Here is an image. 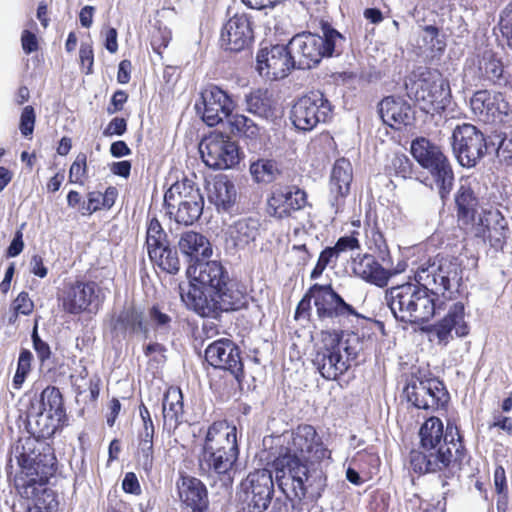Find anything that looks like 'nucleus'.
Here are the masks:
<instances>
[{
	"label": "nucleus",
	"instance_id": "23",
	"mask_svg": "<svg viewBox=\"0 0 512 512\" xmlns=\"http://www.w3.org/2000/svg\"><path fill=\"white\" fill-rule=\"evenodd\" d=\"M205 359L213 367L229 371L238 381L243 376V363L240 350L229 339H219L209 344Z\"/></svg>",
	"mask_w": 512,
	"mask_h": 512
},
{
	"label": "nucleus",
	"instance_id": "47",
	"mask_svg": "<svg viewBox=\"0 0 512 512\" xmlns=\"http://www.w3.org/2000/svg\"><path fill=\"white\" fill-rule=\"evenodd\" d=\"M250 173L256 182L267 184L277 179L280 170L275 161L260 159L251 164Z\"/></svg>",
	"mask_w": 512,
	"mask_h": 512
},
{
	"label": "nucleus",
	"instance_id": "15",
	"mask_svg": "<svg viewBox=\"0 0 512 512\" xmlns=\"http://www.w3.org/2000/svg\"><path fill=\"white\" fill-rule=\"evenodd\" d=\"M445 304L440 311L447 310L445 316L434 324L430 333L438 340L439 344L447 345L453 338L465 337L469 334V325L465 319V307L461 301H456V297L453 300H445Z\"/></svg>",
	"mask_w": 512,
	"mask_h": 512
},
{
	"label": "nucleus",
	"instance_id": "11",
	"mask_svg": "<svg viewBox=\"0 0 512 512\" xmlns=\"http://www.w3.org/2000/svg\"><path fill=\"white\" fill-rule=\"evenodd\" d=\"M451 139L453 153L463 167H474L486 153L484 134L472 124L456 126Z\"/></svg>",
	"mask_w": 512,
	"mask_h": 512
},
{
	"label": "nucleus",
	"instance_id": "25",
	"mask_svg": "<svg viewBox=\"0 0 512 512\" xmlns=\"http://www.w3.org/2000/svg\"><path fill=\"white\" fill-rule=\"evenodd\" d=\"M473 114L484 122L494 121L509 112V104L500 92L479 90L470 99Z\"/></svg>",
	"mask_w": 512,
	"mask_h": 512
},
{
	"label": "nucleus",
	"instance_id": "43",
	"mask_svg": "<svg viewBox=\"0 0 512 512\" xmlns=\"http://www.w3.org/2000/svg\"><path fill=\"white\" fill-rule=\"evenodd\" d=\"M113 329L119 332H126L128 330L131 332H142L146 338L149 332L142 313L134 308L123 310L116 318Z\"/></svg>",
	"mask_w": 512,
	"mask_h": 512
},
{
	"label": "nucleus",
	"instance_id": "59",
	"mask_svg": "<svg viewBox=\"0 0 512 512\" xmlns=\"http://www.w3.org/2000/svg\"><path fill=\"white\" fill-rule=\"evenodd\" d=\"M355 234L356 233L353 232L350 236H344L338 239L335 246L333 247L337 255H339L341 252L358 249L360 247L359 241Z\"/></svg>",
	"mask_w": 512,
	"mask_h": 512
},
{
	"label": "nucleus",
	"instance_id": "51",
	"mask_svg": "<svg viewBox=\"0 0 512 512\" xmlns=\"http://www.w3.org/2000/svg\"><path fill=\"white\" fill-rule=\"evenodd\" d=\"M423 41L432 52L442 53L446 43L440 37L439 29L433 25H427L423 28Z\"/></svg>",
	"mask_w": 512,
	"mask_h": 512
},
{
	"label": "nucleus",
	"instance_id": "27",
	"mask_svg": "<svg viewBox=\"0 0 512 512\" xmlns=\"http://www.w3.org/2000/svg\"><path fill=\"white\" fill-rule=\"evenodd\" d=\"M238 456V453L202 452L200 469L209 476L219 477L223 485L229 486L234 479Z\"/></svg>",
	"mask_w": 512,
	"mask_h": 512
},
{
	"label": "nucleus",
	"instance_id": "50",
	"mask_svg": "<svg viewBox=\"0 0 512 512\" xmlns=\"http://www.w3.org/2000/svg\"><path fill=\"white\" fill-rule=\"evenodd\" d=\"M87 178V156L84 153H79L70 167L69 181L79 185H84Z\"/></svg>",
	"mask_w": 512,
	"mask_h": 512
},
{
	"label": "nucleus",
	"instance_id": "61",
	"mask_svg": "<svg viewBox=\"0 0 512 512\" xmlns=\"http://www.w3.org/2000/svg\"><path fill=\"white\" fill-rule=\"evenodd\" d=\"M32 340H33V347H34L40 361L44 362L47 359H49L50 354H51L50 347L46 342H44L39 337L36 329H34V331H33Z\"/></svg>",
	"mask_w": 512,
	"mask_h": 512
},
{
	"label": "nucleus",
	"instance_id": "7",
	"mask_svg": "<svg viewBox=\"0 0 512 512\" xmlns=\"http://www.w3.org/2000/svg\"><path fill=\"white\" fill-rule=\"evenodd\" d=\"M357 352L338 334L327 333L323 338V346L316 351L312 363L326 380H336L350 367Z\"/></svg>",
	"mask_w": 512,
	"mask_h": 512
},
{
	"label": "nucleus",
	"instance_id": "9",
	"mask_svg": "<svg viewBox=\"0 0 512 512\" xmlns=\"http://www.w3.org/2000/svg\"><path fill=\"white\" fill-rule=\"evenodd\" d=\"M405 85L409 98L427 114L440 113L449 102V84L438 73H422L417 79H410Z\"/></svg>",
	"mask_w": 512,
	"mask_h": 512
},
{
	"label": "nucleus",
	"instance_id": "53",
	"mask_svg": "<svg viewBox=\"0 0 512 512\" xmlns=\"http://www.w3.org/2000/svg\"><path fill=\"white\" fill-rule=\"evenodd\" d=\"M499 28L503 39L512 50V0L501 12Z\"/></svg>",
	"mask_w": 512,
	"mask_h": 512
},
{
	"label": "nucleus",
	"instance_id": "22",
	"mask_svg": "<svg viewBox=\"0 0 512 512\" xmlns=\"http://www.w3.org/2000/svg\"><path fill=\"white\" fill-rule=\"evenodd\" d=\"M465 77L492 85L505 86L509 82V74L504 70L500 58L491 51H485L467 62Z\"/></svg>",
	"mask_w": 512,
	"mask_h": 512
},
{
	"label": "nucleus",
	"instance_id": "42",
	"mask_svg": "<svg viewBox=\"0 0 512 512\" xmlns=\"http://www.w3.org/2000/svg\"><path fill=\"white\" fill-rule=\"evenodd\" d=\"M30 407L55 416H66L62 395L54 386L46 387L41 392L40 398L32 402Z\"/></svg>",
	"mask_w": 512,
	"mask_h": 512
},
{
	"label": "nucleus",
	"instance_id": "48",
	"mask_svg": "<svg viewBox=\"0 0 512 512\" xmlns=\"http://www.w3.org/2000/svg\"><path fill=\"white\" fill-rule=\"evenodd\" d=\"M169 243L167 239V234L163 230L160 222L153 218L150 220L147 227V235H146V245L148 255L150 252H154L160 249L163 245Z\"/></svg>",
	"mask_w": 512,
	"mask_h": 512
},
{
	"label": "nucleus",
	"instance_id": "5",
	"mask_svg": "<svg viewBox=\"0 0 512 512\" xmlns=\"http://www.w3.org/2000/svg\"><path fill=\"white\" fill-rule=\"evenodd\" d=\"M323 36L311 32L295 35L290 41V51L297 69H311L324 57H332L342 52L345 38L334 28L325 24Z\"/></svg>",
	"mask_w": 512,
	"mask_h": 512
},
{
	"label": "nucleus",
	"instance_id": "41",
	"mask_svg": "<svg viewBox=\"0 0 512 512\" xmlns=\"http://www.w3.org/2000/svg\"><path fill=\"white\" fill-rule=\"evenodd\" d=\"M246 110L263 118L273 116L274 101L267 89H255L245 96Z\"/></svg>",
	"mask_w": 512,
	"mask_h": 512
},
{
	"label": "nucleus",
	"instance_id": "18",
	"mask_svg": "<svg viewBox=\"0 0 512 512\" xmlns=\"http://www.w3.org/2000/svg\"><path fill=\"white\" fill-rule=\"evenodd\" d=\"M404 393L407 400L419 409L434 410L444 406L448 401V393L443 383L435 378L411 379Z\"/></svg>",
	"mask_w": 512,
	"mask_h": 512
},
{
	"label": "nucleus",
	"instance_id": "14",
	"mask_svg": "<svg viewBox=\"0 0 512 512\" xmlns=\"http://www.w3.org/2000/svg\"><path fill=\"white\" fill-rule=\"evenodd\" d=\"M445 304L440 311L447 310L445 316L434 324L430 333L438 340L439 344L447 345L453 338L465 337L469 334V325L465 319V307L461 301H456V297L453 300H445Z\"/></svg>",
	"mask_w": 512,
	"mask_h": 512
},
{
	"label": "nucleus",
	"instance_id": "57",
	"mask_svg": "<svg viewBox=\"0 0 512 512\" xmlns=\"http://www.w3.org/2000/svg\"><path fill=\"white\" fill-rule=\"evenodd\" d=\"M34 304L29 298L28 293L21 292L13 302L15 318L18 314L29 315L33 311Z\"/></svg>",
	"mask_w": 512,
	"mask_h": 512
},
{
	"label": "nucleus",
	"instance_id": "20",
	"mask_svg": "<svg viewBox=\"0 0 512 512\" xmlns=\"http://www.w3.org/2000/svg\"><path fill=\"white\" fill-rule=\"evenodd\" d=\"M307 205L304 190L295 185H276L267 199V212L270 216L283 219L302 210Z\"/></svg>",
	"mask_w": 512,
	"mask_h": 512
},
{
	"label": "nucleus",
	"instance_id": "29",
	"mask_svg": "<svg viewBox=\"0 0 512 512\" xmlns=\"http://www.w3.org/2000/svg\"><path fill=\"white\" fill-rule=\"evenodd\" d=\"M238 453L237 429L226 421L214 422L207 431L202 452Z\"/></svg>",
	"mask_w": 512,
	"mask_h": 512
},
{
	"label": "nucleus",
	"instance_id": "58",
	"mask_svg": "<svg viewBox=\"0 0 512 512\" xmlns=\"http://www.w3.org/2000/svg\"><path fill=\"white\" fill-rule=\"evenodd\" d=\"M101 197H102L101 192H97V191L90 192L88 194L87 202H84L81 207V213L83 215H91L92 213L103 208V205L101 203Z\"/></svg>",
	"mask_w": 512,
	"mask_h": 512
},
{
	"label": "nucleus",
	"instance_id": "52",
	"mask_svg": "<svg viewBox=\"0 0 512 512\" xmlns=\"http://www.w3.org/2000/svg\"><path fill=\"white\" fill-rule=\"evenodd\" d=\"M38 498L33 503V508L36 512H54L57 509L58 502L56 501L53 490L43 487Z\"/></svg>",
	"mask_w": 512,
	"mask_h": 512
},
{
	"label": "nucleus",
	"instance_id": "2",
	"mask_svg": "<svg viewBox=\"0 0 512 512\" xmlns=\"http://www.w3.org/2000/svg\"><path fill=\"white\" fill-rule=\"evenodd\" d=\"M186 273L189 282L179 286L181 300L200 316L216 318L221 312L246 305L245 288L230 279L220 262L200 261L191 264Z\"/></svg>",
	"mask_w": 512,
	"mask_h": 512
},
{
	"label": "nucleus",
	"instance_id": "21",
	"mask_svg": "<svg viewBox=\"0 0 512 512\" xmlns=\"http://www.w3.org/2000/svg\"><path fill=\"white\" fill-rule=\"evenodd\" d=\"M195 109L208 126H215L230 117L234 103L222 89L211 86L201 93L200 101L196 102Z\"/></svg>",
	"mask_w": 512,
	"mask_h": 512
},
{
	"label": "nucleus",
	"instance_id": "19",
	"mask_svg": "<svg viewBox=\"0 0 512 512\" xmlns=\"http://www.w3.org/2000/svg\"><path fill=\"white\" fill-rule=\"evenodd\" d=\"M256 60L259 74L270 80L285 78L296 68L289 44L262 48L257 53Z\"/></svg>",
	"mask_w": 512,
	"mask_h": 512
},
{
	"label": "nucleus",
	"instance_id": "8",
	"mask_svg": "<svg viewBox=\"0 0 512 512\" xmlns=\"http://www.w3.org/2000/svg\"><path fill=\"white\" fill-rule=\"evenodd\" d=\"M464 455V447L460 437L452 436L450 440L444 438V442L432 449L413 450L410 453L412 469L420 474L435 473L444 470L451 472L459 466Z\"/></svg>",
	"mask_w": 512,
	"mask_h": 512
},
{
	"label": "nucleus",
	"instance_id": "12",
	"mask_svg": "<svg viewBox=\"0 0 512 512\" xmlns=\"http://www.w3.org/2000/svg\"><path fill=\"white\" fill-rule=\"evenodd\" d=\"M202 161L211 169L225 170L239 162V148L236 142L222 133H211L199 144Z\"/></svg>",
	"mask_w": 512,
	"mask_h": 512
},
{
	"label": "nucleus",
	"instance_id": "39",
	"mask_svg": "<svg viewBox=\"0 0 512 512\" xmlns=\"http://www.w3.org/2000/svg\"><path fill=\"white\" fill-rule=\"evenodd\" d=\"M259 234V222L255 219H240L229 226L227 241L236 248H245L254 242Z\"/></svg>",
	"mask_w": 512,
	"mask_h": 512
},
{
	"label": "nucleus",
	"instance_id": "44",
	"mask_svg": "<svg viewBox=\"0 0 512 512\" xmlns=\"http://www.w3.org/2000/svg\"><path fill=\"white\" fill-rule=\"evenodd\" d=\"M204 199L200 201L184 202L181 206L175 205V208L166 207L167 214L177 223L192 225L199 219L203 212Z\"/></svg>",
	"mask_w": 512,
	"mask_h": 512
},
{
	"label": "nucleus",
	"instance_id": "4",
	"mask_svg": "<svg viewBox=\"0 0 512 512\" xmlns=\"http://www.w3.org/2000/svg\"><path fill=\"white\" fill-rule=\"evenodd\" d=\"M37 441L26 437L19 439L13 447L9 462L14 460L17 465L27 471V479H17L16 489L19 495L34 503L45 486L48 477L55 472L56 459L52 454L36 453Z\"/></svg>",
	"mask_w": 512,
	"mask_h": 512
},
{
	"label": "nucleus",
	"instance_id": "46",
	"mask_svg": "<svg viewBox=\"0 0 512 512\" xmlns=\"http://www.w3.org/2000/svg\"><path fill=\"white\" fill-rule=\"evenodd\" d=\"M149 257L152 262L168 273L175 274L180 269L177 252L170 248L169 243L154 252H150Z\"/></svg>",
	"mask_w": 512,
	"mask_h": 512
},
{
	"label": "nucleus",
	"instance_id": "36",
	"mask_svg": "<svg viewBox=\"0 0 512 512\" xmlns=\"http://www.w3.org/2000/svg\"><path fill=\"white\" fill-rule=\"evenodd\" d=\"M178 246L181 253L190 261L200 262V258L211 256L212 248L208 239L195 231H186L180 235Z\"/></svg>",
	"mask_w": 512,
	"mask_h": 512
},
{
	"label": "nucleus",
	"instance_id": "63",
	"mask_svg": "<svg viewBox=\"0 0 512 512\" xmlns=\"http://www.w3.org/2000/svg\"><path fill=\"white\" fill-rule=\"evenodd\" d=\"M127 123L124 118L115 117L113 118L108 126L105 128L103 134L105 136L118 135L121 136L126 132Z\"/></svg>",
	"mask_w": 512,
	"mask_h": 512
},
{
	"label": "nucleus",
	"instance_id": "38",
	"mask_svg": "<svg viewBox=\"0 0 512 512\" xmlns=\"http://www.w3.org/2000/svg\"><path fill=\"white\" fill-rule=\"evenodd\" d=\"M177 486L181 501L188 507H208L207 490L199 479L185 476Z\"/></svg>",
	"mask_w": 512,
	"mask_h": 512
},
{
	"label": "nucleus",
	"instance_id": "49",
	"mask_svg": "<svg viewBox=\"0 0 512 512\" xmlns=\"http://www.w3.org/2000/svg\"><path fill=\"white\" fill-rule=\"evenodd\" d=\"M147 326H151L159 333H167L170 330L172 318L165 312L164 307L153 305L147 312Z\"/></svg>",
	"mask_w": 512,
	"mask_h": 512
},
{
	"label": "nucleus",
	"instance_id": "32",
	"mask_svg": "<svg viewBox=\"0 0 512 512\" xmlns=\"http://www.w3.org/2000/svg\"><path fill=\"white\" fill-rule=\"evenodd\" d=\"M207 198L218 211H228L236 201L235 185L225 175L216 176L207 183Z\"/></svg>",
	"mask_w": 512,
	"mask_h": 512
},
{
	"label": "nucleus",
	"instance_id": "31",
	"mask_svg": "<svg viewBox=\"0 0 512 512\" xmlns=\"http://www.w3.org/2000/svg\"><path fill=\"white\" fill-rule=\"evenodd\" d=\"M162 415L163 429L169 434L185 421L183 394L180 388L170 387L167 389L162 402Z\"/></svg>",
	"mask_w": 512,
	"mask_h": 512
},
{
	"label": "nucleus",
	"instance_id": "54",
	"mask_svg": "<svg viewBox=\"0 0 512 512\" xmlns=\"http://www.w3.org/2000/svg\"><path fill=\"white\" fill-rule=\"evenodd\" d=\"M137 463L148 474L154 463L153 443H138Z\"/></svg>",
	"mask_w": 512,
	"mask_h": 512
},
{
	"label": "nucleus",
	"instance_id": "40",
	"mask_svg": "<svg viewBox=\"0 0 512 512\" xmlns=\"http://www.w3.org/2000/svg\"><path fill=\"white\" fill-rule=\"evenodd\" d=\"M203 196L200 189L194 185L191 180L184 179L174 183L164 196L166 207L175 208V205L181 206L184 202L200 201Z\"/></svg>",
	"mask_w": 512,
	"mask_h": 512
},
{
	"label": "nucleus",
	"instance_id": "34",
	"mask_svg": "<svg viewBox=\"0 0 512 512\" xmlns=\"http://www.w3.org/2000/svg\"><path fill=\"white\" fill-rule=\"evenodd\" d=\"M443 428V423L439 418L430 417L427 419L419 430L420 450L432 449L438 444L443 443L446 437L447 440H450L455 435L460 437L456 426L448 424L445 434Z\"/></svg>",
	"mask_w": 512,
	"mask_h": 512
},
{
	"label": "nucleus",
	"instance_id": "35",
	"mask_svg": "<svg viewBox=\"0 0 512 512\" xmlns=\"http://www.w3.org/2000/svg\"><path fill=\"white\" fill-rule=\"evenodd\" d=\"M352 270L359 278L379 287L385 286L390 278L389 271L383 268L373 256L368 254L354 258Z\"/></svg>",
	"mask_w": 512,
	"mask_h": 512
},
{
	"label": "nucleus",
	"instance_id": "16",
	"mask_svg": "<svg viewBox=\"0 0 512 512\" xmlns=\"http://www.w3.org/2000/svg\"><path fill=\"white\" fill-rule=\"evenodd\" d=\"M102 289L93 281H76L66 287L62 303L63 309L70 314L84 311H96L103 302Z\"/></svg>",
	"mask_w": 512,
	"mask_h": 512
},
{
	"label": "nucleus",
	"instance_id": "26",
	"mask_svg": "<svg viewBox=\"0 0 512 512\" xmlns=\"http://www.w3.org/2000/svg\"><path fill=\"white\" fill-rule=\"evenodd\" d=\"M353 180V168L349 160L339 158L335 161L330 175V204L335 214L343 211L345 198L350 192Z\"/></svg>",
	"mask_w": 512,
	"mask_h": 512
},
{
	"label": "nucleus",
	"instance_id": "60",
	"mask_svg": "<svg viewBox=\"0 0 512 512\" xmlns=\"http://www.w3.org/2000/svg\"><path fill=\"white\" fill-rule=\"evenodd\" d=\"M79 57L83 69H86L85 73L90 74L92 72L94 61L92 46L90 44L82 43L79 50Z\"/></svg>",
	"mask_w": 512,
	"mask_h": 512
},
{
	"label": "nucleus",
	"instance_id": "13",
	"mask_svg": "<svg viewBox=\"0 0 512 512\" xmlns=\"http://www.w3.org/2000/svg\"><path fill=\"white\" fill-rule=\"evenodd\" d=\"M332 113L328 99L319 91H313L298 99L291 111L294 126L303 131H310L317 124L326 122Z\"/></svg>",
	"mask_w": 512,
	"mask_h": 512
},
{
	"label": "nucleus",
	"instance_id": "45",
	"mask_svg": "<svg viewBox=\"0 0 512 512\" xmlns=\"http://www.w3.org/2000/svg\"><path fill=\"white\" fill-rule=\"evenodd\" d=\"M231 132L240 137L255 141L260 135V128L250 118L243 114H234L229 117Z\"/></svg>",
	"mask_w": 512,
	"mask_h": 512
},
{
	"label": "nucleus",
	"instance_id": "37",
	"mask_svg": "<svg viewBox=\"0 0 512 512\" xmlns=\"http://www.w3.org/2000/svg\"><path fill=\"white\" fill-rule=\"evenodd\" d=\"M65 417L51 415L30 407L27 412V424L32 433L39 438H49L63 424Z\"/></svg>",
	"mask_w": 512,
	"mask_h": 512
},
{
	"label": "nucleus",
	"instance_id": "33",
	"mask_svg": "<svg viewBox=\"0 0 512 512\" xmlns=\"http://www.w3.org/2000/svg\"><path fill=\"white\" fill-rule=\"evenodd\" d=\"M455 202L459 221L464 225L470 226L472 229L479 222V216H483V213H479L478 198L467 181L460 184L455 196Z\"/></svg>",
	"mask_w": 512,
	"mask_h": 512
},
{
	"label": "nucleus",
	"instance_id": "64",
	"mask_svg": "<svg viewBox=\"0 0 512 512\" xmlns=\"http://www.w3.org/2000/svg\"><path fill=\"white\" fill-rule=\"evenodd\" d=\"M166 348L159 343H150L144 348V353L148 357H152L156 362H162L165 359Z\"/></svg>",
	"mask_w": 512,
	"mask_h": 512
},
{
	"label": "nucleus",
	"instance_id": "6",
	"mask_svg": "<svg viewBox=\"0 0 512 512\" xmlns=\"http://www.w3.org/2000/svg\"><path fill=\"white\" fill-rule=\"evenodd\" d=\"M415 160L431 176V187H435L443 202L448 198L454 182V173L448 158L441 149L425 138H418L411 144Z\"/></svg>",
	"mask_w": 512,
	"mask_h": 512
},
{
	"label": "nucleus",
	"instance_id": "24",
	"mask_svg": "<svg viewBox=\"0 0 512 512\" xmlns=\"http://www.w3.org/2000/svg\"><path fill=\"white\" fill-rule=\"evenodd\" d=\"M221 45L225 50L239 52L245 49L253 40L251 21L245 14H236L223 26Z\"/></svg>",
	"mask_w": 512,
	"mask_h": 512
},
{
	"label": "nucleus",
	"instance_id": "1",
	"mask_svg": "<svg viewBox=\"0 0 512 512\" xmlns=\"http://www.w3.org/2000/svg\"><path fill=\"white\" fill-rule=\"evenodd\" d=\"M416 283H404L386 291L385 299L394 317L404 323L429 321L445 300H453L459 292L462 269L458 258L438 254L420 264Z\"/></svg>",
	"mask_w": 512,
	"mask_h": 512
},
{
	"label": "nucleus",
	"instance_id": "56",
	"mask_svg": "<svg viewBox=\"0 0 512 512\" xmlns=\"http://www.w3.org/2000/svg\"><path fill=\"white\" fill-rule=\"evenodd\" d=\"M35 124V112L32 106H26L20 118V131L23 136L27 137L33 133Z\"/></svg>",
	"mask_w": 512,
	"mask_h": 512
},
{
	"label": "nucleus",
	"instance_id": "3",
	"mask_svg": "<svg viewBox=\"0 0 512 512\" xmlns=\"http://www.w3.org/2000/svg\"><path fill=\"white\" fill-rule=\"evenodd\" d=\"M276 445L280 447L273 461L276 482L288 498L301 501L313 484L307 460L320 461L329 458L331 452L324 447L311 425H299L283 433L276 437Z\"/></svg>",
	"mask_w": 512,
	"mask_h": 512
},
{
	"label": "nucleus",
	"instance_id": "55",
	"mask_svg": "<svg viewBox=\"0 0 512 512\" xmlns=\"http://www.w3.org/2000/svg\"><path fill=\"white\" fill-rule=\"evenodd\" d=\"M390 169L401 178L411 177L412 174V163L410 159L404 155H395L391 160Z\"/></svg>",
	"mask_w": 512,
	"mask_h": 512
},
{
	"label": "nucleus",
	"instance_id": "10",
	"mask_svg": "<svg viewBox=\"0 0 512 512\" xmlns=\"http://www.w3.org/2000/svg\"><path fill=\"white\" fill-rule=\"evenodd\" d=\"M309 295L313 298L316 321L322 327H341L351 316H360L330 285L314 284L309 289Z\"/></svg>",
	"mask_w": 512,
	"mask_h": 512
},
{
	"label": "nucleus",
	"instance_id": "17",
	"mask_svg": "<svg viewBox=\"0 0 512 512\" xmlns=\"http://www.w3.org/2000/svg\"><path fill=\"white\" fill-rule=\"evenodd\" d=\"M241 491L251 512H263L268 508L274 492L272 472L268 469L250 472L241 483Z\"/></svg>",
	"mask_w": 512,
	"mask_h": 512
},
{
	"label": "nucleus",
	"instance_id": "62",
	"mask_svg": "<svg viewBox=\"0 0 512 512\" xmlns=\"http://www.w3.org/2000/svg\"><path fill=\"white\" fill-rule=\"evenodd\" d=\"M496 153L501 162L512 165V139L504 138L500 142Z\"/></svg>",
	"mask_w": 512,
	"mask_h": 512
},
{
	"label": "nucleus",
	"instance_id": "28",
	"mask_svg": "<svg viewBox=\"0 0 512 512\" xmlns=\"http://www.w3.org/2000/svg\"><path fill=\"white\" fill-rule=\"evenodd\" d=\"M471 230L497 250L505 243L507 222L498 210L483 211V216H479V222Z\"/></svg>",
	"mask_w": 512,
	"mask_h": 512
},
{
	"label": "nucleus",
	"instance_id": "30",
	"mask_svg": "<svg viewBox=\"0 0 512 512\" xmlns=\"http://www.w3.org/2000/svg\"><path fill=\"white\" fill-rule=\"evenodd\" d=\"M379 115L383 123L395 129L407 126L413 121L410 105L393 96L386 97L379 103Z\"/></svg>",
	"mask_w": 512,
	"mask_h": 512
}]
</instances>
